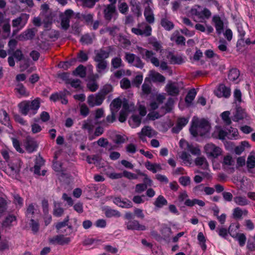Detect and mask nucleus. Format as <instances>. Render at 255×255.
<instances>
[{
	"instance_id": "obj_56",
	"label": "nucleus",
	"mask_w": 255,
	"mask_h": 255,
	"mask_svg": "<svg viewBox=\"0 0 255 255\" xmlns=\"http://www.w3.org/2000/svg\"><path fill=\"white\" fill-rule=\"evenodd\" d=\"M6 173L11 176L12 177H16L17 175L18 170L12 166H8L5 170Z\"/></svg>"
},
{
	"instance_id": "obj_20",
	"label": "nucleus",
	"mask_w": 255,
	"mask_h": 255,
	"mask_svg": "<svg viewBox=\"0 0 255 255\" xmlns=\"http://www.w3.org/2000/svg\"><path fill=\"white\" fill-rule=\"evenodd\" d=\"M113 202L119 207L125 208H129L132 207L131 202L128 200H123L120 197H115Z\"/></svg>"
},
{
	"instance_id": "obj_19",
	"label": "nucleus",
	"mask_w": 255,
	"mask_h": 255,
	"mask_svg": "<svg viewBox=\"0 0 255 255\" xmlns=\"http://www.w3.org/2000/svg\"><path fill=\"white\" fill-rule=\"evenodd\" d=\"M246 113L244 110L241 108H238L236 111L233 113L232 117V120L234 122H238L240 120H243L246 117Z\"/></svg>"
},
{
	"instance_id": "obj_22",
	"label": "nucleus",
	"mask_w": 255,
	"mask_h": 255,
	"mask_svg": "<svg viewBox=\"0 0 255 255\" xmlns=\"http://www.w3.org/2000/svg\"><path fill=\"white\" fill-rule=\"evenodd\" d=\"M246 164L248 172L253 173V169L255 167V155L253 153L248 156Z\"/></svg>"
},
{
	"instance_id": "obj_38",
	"label": "nucleus",
	"mask_w": 255,
	"mask_h": 255,
	"mask_svg": "<svg viewBox=\"0 0 255 255\" xmlns=\"http://www.w3.org/2000/svg\"><path fill=\"white\" fill-rule=\"evenodd\" d=\"M24 146L27 152L31 153L36 150L37 145L34 140L28 139L25 142Z\"/></svg>"
},
{
	"instance_id": "obj_62",
	"label": "nucleus",
	"mask_w": 255,
	"mask_h": 255,
	"mask_svg": "<svg viewBox=\"0 0 255 255\" xmlns=\"http://www.w3.org/2000/svg\"><path fill=\"white\" fill-rule=\"evenodd\" d=\"M149 43L152 45L154 49L156 51H158L161 49V44L158 41L156 40L155 38H150Z\"/></svg>"
},
{
	"instance_id": "obj_36",
	"label": "nucleus",
	"mask_w": 255,
	"mask_h": 255,
	"mask_svg": "<svg viewBox=\"0 0 255 255\" xmlns=\"http://www.w3.org/2000/svg\"><path fill=\"white\" fill-rule=\"evenodd\" d=\"M16 224V218L12 215H9L6 217L4 221L2 223V226L4 227H10Z\"/></svg>"
},
{
	"instance_id": "obj_42",
	"label": "nucleus",
	"mask_w": 255,
	"mask_h": 255,
	"mask_svg": "<svg viewBox=\"0 0 255 255\" xmlns=\"http://www.w3.org/2000/svg\"><path fill=\"white\" fill-rule=\"evenodd\" d=\"M240 224L239 223L232 224H231L228 229L229 234L233 238H235L236 236L239 234L238 230L240 228Z\"/></svg>"
},
{
	"instance_id": "obj_57",
	"label": "nucleus",
	"mask_w": 255,
	"mask_h": 255,
	"mask_svg": "<svg viewBox=\"0 0 255 255\" xmlns=\"http://www.w3.org/2000/svg\"><path fill=\"white\" fill-rule=\"evenodd\" d=\"M230 113L229 111H225L222 113L221 116L224 122L227 125H230L231 123V120L230 118Z\"/></svg>"
},
{
	"instance_id": "obj_43",
	"label": "nucleus",
	"mask_w": 255,
	"mask_h": 255,
	"mask_svg": "<svg viewBox=\"0 0 255 255\" xmlns=\"http://www.w3.org/2000/svg\"><path fill=\"white\" fill-rule=\"evenodd\" d=\"M167 204V201L162 195L159 196L155 200L154 205L158 208H161Z\"/></svg>"
},
{
	"instance_id": "obj_58",
	"label": "nucleus",
	"mask_w": 255,
	"mask_h": 255,
	"mask_svg": "<svg viewBox=\"0 0 255 255\" xmlns=\"http://www.w3.org/2000/svg\"><path fill=\"white\" fill-rule=\"evenodd\" d=\"M161 234L164 238H169L172 234L170 228L165 226H163L161 230Z\"/></svg>"
},
{
	"instance_id": "obj_37",
	"label": "nucleus",
	"mask_w": 255,
	"mask_h": 255,
	"mask_svg": "<svg viewBox=\"0 0 255 255\" xmlns=\"http://www.w3.org/2000/svg\"><path fill=\"white\" fill-rule=\"evenodd\" d=\"M240 76V72L237 69H231L229 73L228 78L230 81L238 83L239 82V78Z\"/></svg>"
},
{
	"instance_id": "obj_13",
	"label": "nucleus",
	"mask_w": 255,
	"mask_h": 255,
	"mask_svg": "<svg viewBox=\"0 0 255 255\" xmlns=\"http://www.w3.org/2000/svg\"><path fill=\"white\" fill-rule=\"evenodd\" d=\"M49 241L53 244L64 245L69 243L71 241V238L61 234L50 239Z\"/></svg>"
},
{
	"instance_id": "obj_17",
	"label": "nucleus",
	"mask_w": 255,
	"mask_h": 255,
	"mask_svg": "<svg viewBox=\"0 0 255 255\" xmlns=\"http://www.w3.org/2000/svg\"><path fill=\"white\" fill-rule=\"evenodd\" d=\"M155 54L150 50H147L144 55L143 58L147 61H149L155 67H158L159 65V61L158 59L154 56Z\"/></svg>"
},
{
	"instance_id": "obj_59",
	"label": "nucleus",
	"mask_w": 255,
	"mask_h": 255,
	"mask_svg": "<svg viewBox=\"0 0 255 255\" xmlns=\"http://www.w3.org/2000/svg\"><path fill=\"white\" fill-rule=\"evenodd\" d=\"M94 37L89 34L83 35L81 38V41L85 44H90L92 42Z\"/></svg>"
},
{
	"instance_id": "obj_16",
	"label": "nucleus",
	"mask_w": 255,
	"mask_h": 255,
	"mask_svg": "<svg viewBox=\"0 0 255 255\" xmlns=\"http://www.w3.org/2000/svg\"><path fill=\"white\" fill-rule=\"evenodd\" d=\"M127 230L144 231L146 228L145 226L140 224L136 220H130L126 223Z\"/></svg>"
},
{
	"instance_id": "obj_4",
	"label": "nucleus",
	"mask_w": 255,
	"mask_h": 255,
	"mask_svg": "<svg viewBox=\"0 0 255 255\" xmlns=\"http://www.w3.org/2000/svg\"><path fill=\"white\" fill-rule=\"evenodd\" d=\"M204 152L207 157L214 160L221 155L222 150L220 147L212 143H208L204 147Z\"/></svg>"
},
{
	"instance_id": "obj_3",
	"label": "nucleus",
	"mask_w": 255,
	"mask_h": 255,
	"mask_svg": "<svg viewBox=\"0 0 255 255\" xmlns=\"http://www.w3.org/2000/svg\"><path fill=\"white\" fill-rule=\"evenodd\" d=\"M190 13L195 20L200 22H205L211 15V12L208 9L199 5L193 6L191 9Z\"/></svg>"
},
{
	"instance_id": "obj_9",
	"label": "nucleus",
	"mask_w": 255,
	"mask_h": 255,
	"mask_svg": "<svg viewBox=\"0 0 255 255\" xmlns=\"http://www.w3.org/2000/svg\"><path fill=\"white\" fill-rule=\"evenodd\" d=\"M104 100V95L101 93H98L95 95H91L88 98L87 102L91 107H94L100 105Z\"/></svg>"
},
{
	"instance_id": "obj_21",
	"label": "nucleus",
	"mask_w": 255,
	"mask_h": 255,
	"mask_svg": "<svg viewBox=\"0 0 255 255\" xmlns=\"http://www.w3.org/2000/svg\"><path fill=\"white\" fill-rule=\"evenodd\" d=\"M34 35L33 29H28L21 33L18 36V39L20 41L27 40L32 39Z\"/></svg>"
},
{
	"instance_id": "obj_48",
	"label": "nucleus",
	"mask_w": 255,
	"mask_h": 255,
	"mask_svg": "<svg viewBox=\"0 0 255 255\" xmlns=\"http://www.w3.org/2000/svg\"><path fill=\"white\" fill-rule=\"evenodd\" d=\"M161 24L167 30H170L174 27L173 23L166 18H162L161 19Z\"/></svg>"
},
{
	"instance_id": "obj_54",
	"label": "nucleus",
	"mask_w": 255,
	"mask_h": 255,
	"mask_svg": "<svg viewBox=\"0 0 255 255\" xmlns=\"http://www.w3.org/2000/svg\"><path fill=\"white\" fill-rule=\"evenodd\" d=\"M170 61L173 64H181L184 62V58L181 56L171 55L170 57Z\"/></svg>"
},
{
	"instance_id": "obj_35",
	"label": "nucleus",
	"mask_w": 255,
	"mask_h": 255,
	"mask_svg": "<svg viewBox=\"0 0 255 255\" xmlns=\"http://www.w3.org/2000/svg\"><path fill=\"white\" fill-rule=\"evenodd\" d=\"M195 164L200 166L204 169H208L209 167L208 163L206 159L204 157H198L195 160Z\"/></svg>"
},
{
	"instance_id": "obj_52",
	"label": "nucleus",
	"mask_w": 255,
	"mask_h": 255,
	"mask_svg": "<svg viewBox=\"0 0 255 255\" xmlns=\"http://www.w3.org/2000/svg\"><path fill=\"white\" fill-rule=\"evenodd\" d=\"M118 8L120 12L123 14L127 13L128 10V6L127 3L122 0L119 1Z\"/></svg>"
},
{
	"instance_id": "obj_55",
	"label": "nucleus",
	"mask_w": 255,
	"mask_h": 255,
	"mask_svg": "<svg viewBox=\"0 0 255 255\" xmlns=\"http://www.w3.org/2000/svg\"><path fill=\"white\" fill-rule=\"evenodd\" d=\"M197 239L200 243V245L203 250H205L206 249V245L205 244V238L202 232H200L198 234Z\"/></svg>"
},
{
	"instance_id": "obj_51",
	"label": "nucleus",
	"mask_w": 255,
	"mask_h": 255,
	"mask_svg": "<svg viewBox=\"0 0 255 255\" xmlns=\"http://www.w3.org/2000/svg\"><path fill=\"white\" fill-rule=\"evenodd\" d=\"M235 203L240 206H245L249 204V202L245 197L238 196L234 198Z\"/></svg>"
},
{
	"instance_id": "obj_41",
	"label": "nucleus",
	"mask_w": 255,
	"mask_h": 255,
	"mask_svg": "<svg viewBox=\"0 0 255 255\" xmlns=\"http://www.w3.org/2000/svg\"><path fill=\"white\" fill-rule=\"evenodd\" d=\"M145 166L146 168L152 171L153 173H156L161 169V167L159 164H153L149 161L145 162Z\"/></svg>"
},
{
	"instance_id": "obj_29",
	"label": "nucleus",
	"mask_w": 255,
	"mask_h": 255,
	"mask_svg": "<svg viewBox=\"0 0 255 255\" xmlns=\"http://www.w3.org/2000/svg\"><path fill=\"white\" fill-rule=\"evenodd\" d=\"M213 21L214 23L217 33L220 34L223 29V22L218 16H214L213 17Z\"/></svg>"
},
{
	"instance_id": "obj_23",
	"label": "nucleus",
	"mask_w": 255,
	"mask_h": 255,
	"mask_svg": "<svg viewBox=\"0 0 255 255\" xmlns=\"http://www.w3.org/2000/svg\"><path fill=\"white\" fill-rule=\"evenodd\" d=\"M166 90L170 95H177L179 92V88L177 84L169 82L166 86Z\"/></svg>"
},
{
	"instance_id": "obj_2",
	"label": "nucleus",
	"mask_w": 255,
	"mask_h": 255,
	"mask_svg": "<svg viewBox=\"0 0 255 255\" xmlns=\"http://www.w3.org/2000/svg\"><path fill=\"white\" fill-rule=\"evenodd\" d=\"M20 113L23 115L30 117L35 115L40 107V102L38 99L30 101H24L19 104Z\"/></svg>"
},
{
	"instance_id": "obj_32",
	"label": "nucleus",
	"mask_w": 255,
	"mask_h": 255,
	"mask_svg": "<svg viewBox=\"0 0 255 255\" xmlns=\"http://www.w3.org/2000/svg\"><path fill=\"white\" fill-rule=\"evenodd\" d=\"M128 113V108L126 102H124L123 105V109L120 112L119 120L121 122L126 121Z\"/></svg>"
},
{
	"instance_id": "obj_5",
	"label": "nucleus",
	"mask_w": 255,
	"mask_h": 255,
	"mask_svg": "<svg viewBox=\"0 0 255 255\" xmlns=\"http://www.w3.org/2000/svg\"><path fill=\"white\" fill-rule=\"evenodd\" d=\"M151 27L145 22H142L137 25V27L131 29V32L137 35L149 36L151 34Z\"/></svg>"
},
{
	"instance_id": "obj_6",
	"label": "nucleus",
	"mask_w": 255,
	"mask_h": 255,
	"mask_svg": "<svg viewBox=\"0 0 255 255\" xmlns=\"http://www.w3.org/2000/svg\"><path fill=\"white\" fill-rule=\"evenodd\" d=\"M222 165L225 170L231 172L234 171L236 167V160L235 158L230 154L224 156L222 162Z\"/></svg>"
},
{
	"instance_id": "obj_24",
	"label": "nucleus",
	"mask_w": 255,
	"mask_h": 255,
	"mask_svg": "<svg viewBox=\"0 0 255 255\" xmlns=\"http://www.w3.org/2000/svg\"><path fill=\"white\" fill-rule=\"evenodd\" d=\"M115 14L116 8L113 4L108 5L104 10L105 17L107 20H111Z\"/></svg>"
},
{
	"instance_id": "obj_49",
	"label": "nucleus",
	"mask_w": 255,
	"mask_h": 255,
	"mask_svg": "<svg viewBox=\"0 0 255 255\" xmlns=\"http://www.w3.org/2000/svg\"><path fill=\"white\" fill-rule=\"evenodd\" d=\"M15 90L20 96L27 97L29 95V92L26 90L25 87L22 84H17Z\"/></svg>"
},
{
	"instance_id": "obj_61",
	"label": "nucleus",
	"mask_w": 255,
	"mask_h": 255,
	"mask_svg": "<svg viewBox=\"0 0 255 255\" xmlns=\"http://www.w3.org/2000/svg\"><path fill=\"white\" fill-rule=\"evenodd\" d=\"M179 183L183 186H187L191 183V179L189 176H181L179 179Z\"/></svg>"
},
{
	"instance_id": "obj_60",
	"label": "nucleus",
	"mask_w": 255,
	"mask_h": 255,
	"mask_svg": "<svg viewBox=\"0 0 255 255\" xmlns=\"http://www.w3.org/2000/svg\"><path fill=\"white\" fill-rule=\"evenodd\" d=\"M247 212L246 211H242L239 208H236L234 210L233 216L236 218H241L242 216L244 215H247Z\"/></svg>"
},
{
	"instance_id": "obj_40",
	"label": "nucleus",
	"mask_w": 255,
	"mask_h": 255,
	"mask_svg": "<svg viewBox=\"0 0 255 255\" xmlns=\"http://www.w3.org/2000/svg\"><path fill=\"white\" fill-rule=\"evenodd\" d=\"M109 55L108 52L104 50H100L97 53L95 57V61L96 62L106 61L105 59L109 57Z\"/></svg>"
},
{
	"instance_id": "obj_25",
	"label": "nucleus",
	"mask_w": 255,
	"mask_h": 255,
	"mask_svg": "<svg viewBox=\"0 0 255 255\" xmlns=\"http://www.w3.org/2000/svg\"><path fill=\"white\" fill-rule=\"evenodd\" d=\"M131 9L137 16L141 15V6L140 2L136 0H130Z\"/></svg>"
},
{
	"instance_id": "obj_11",
	"label": "nucleus",
	"mask_w": 255,
	"mask_h": 255,
	"mask_svg": "<svg viewBox=\"0 0 255 255\" xmlns=\"http://www.w3.org/2000/svg\"><path fill=\"white\" fill-rule=\"evenodd\" d=\"M41 13L40 16H44L45 17L43 19V23L45 24V27H48V25L52 22V17L51 14H49L48 11L49 7L47 4H43L41 6Z\"/></svg>"
},
{
	"instance_id": "obj_47",
	"label": "nucleus",
	"mask_w": 255,
	"mask_h": 255,
	"mask_svg": "<svg viewBox=\"0 0 255 255\" xmlns=\"http://www.w3.org/2000/svg\"><path fill=\"white\" fill-rule=\"evenodd\" d=\"M73 73L76 76L84 78L86 76V68L84 66L80 65L76 69Z\"/></svg>"
},
{
	"instance_id": "obj_14",
	"label": "nucleus",
	"mask_w": 255,
	"mask_h": 255,
	"mask_svg": "<svg viewBox=\"0 0 255 255\" xmlns=\"http://www.w3.org/2000/svg\"><path fill=\"white\" fill-rule=\"evenodd\" d=\"M73 14V11L71 9L65 10L61 15V26L63 29H67L69 27V19Z\"/></svg>"
},
{
	"instance_id": "obj_7",
	"label": "nucleus",
	"mask_w": 255,
	"mask_h": 255,
	"mask_svg": "<svg viewBox=\"0 0 255 255\" xmlns=\"http://www.w3.org/2000/svg\"><path fill=\"white\" fill-rule=\"evenodd\" d=\"M214 93L218 98H228L231 95V90L224 84H220L217 87Z\"/></svg>"
},
{
	"instance_id": "obj_63",
	"label": "nucleus",
	"mask_w": 255,
	"mask_h": 255,
	"mask_svg": "<svg viewBox=\"0 0 255 255\" xmlns=\"http://www.w3.org/2000/svg\"><path fill=\"white\" fill-rule=\"evenodd\" d=\"M239 132L237 129L231 127L229 129V136L228 138L230 139H236L238 137Z\"/></svg>"
},
{
	"instance_id": "obj_8",
	"label": "nucleus",
	"mask_w": 255,
	"mask_h": 255,
	"mask_svg": "<svg viewBox=\"0 0 255 255\" xmlns=\"http://www.w3.org/2000/svg\"><path fill=\"white\" fill-rule=\"evenodd\" d=\"M165 80V78L163 76L152 70L149 71L147 77L145 78V82H164Z\"/></svg>"
},
{
	"instance_id": "obj_44",
	"label": "nucleus",
	"mask_w": 255,
	"mask_h": 255,
	"mask_svg": "<svg viewBox=\"0 0 255 255\" xmlns=\"http://www.w3.org/2000/svg\"><path fill=\"white\" fill-rule=\"evenodd\" d=\"M178 32L176 31L172 35L171 40L174 41L178 44H184L185 39L182 36L178 35Z\"/></svg>"
},
{
	"instance_id": "obj_33",
	"label": "nucleus",
	"mask_w": 255,
	"mask_h": 255,
	"mask_svg": "<svg viewBox=\"0 0 255 255\" xmlns=\"http://www.w3.org/2000/svg\"><path fill=\"white\" fill-rule=\"evenodd\" d=\"M141 118L137 115H133L128 121L130 126L132 128H135L139 126L141 123Z\"/></svg>"
},
{
	"instance_id": "obj_28",
	"label": "nucleus",
	"mask_w": 255,
	"mask_h": 255,
	"mask_svg": "<svg viewBox=\"0 0 255 255\" xmlns=\"http://www.w3.org/2000/svg\"><path fill=\"white\" fill-rule=\"evenodd\" d=\"M188 122V119L181 118L178 119L176 125L172 128L174 132H178Z\"/></svg>"
},
{
	"instance_id": "obj_10",
	"label": "nucleus",
	"mask_w": 255,
	"mask_h": 255,
	"mask_svg": "<svg viewBox=\"0 0 255 255\" xmlns=\"http://www.w3.org/2000/svg\"><path fill=\"white\" fill-rule=\"evenodd\" d=\"M139 138L144 141L146 140L145 136L152 137L156 135V132L151 127L146 126L141 129L140 132L137 133Z\"/></svg>"
},
{
	"instance_id": "obj_50",
	"label": "nucleus",
	"mask_w": 255,
	"mask_h": 255,
	"mask_svg": "<svg viewBox=\"0 0 255 255\" xmlns=\"http://www.w3.org/2000/svg\"><path fill=\"white\" fill-rule=\"evenodd\" d=\"M44 164V161L41 157H38L36 159L35 164L34 167V172L35 174H40V166Z\"/></svg>"
},
{
	"instance_id": "obj_27",
	"label": "nucleus",
	"mask_w": 255,
	"mask_h": 255,
	"mask_svg": "<svg viewBox=\"0 0 255 255\" xmlns=\"http://www.w3.org/2000/svg\"><path fill=\"white\" fill-rule=\"evenodd\" d=\"M97 71L99 74L102 75L108 71V62L107 61H103L100 62H96Z\"/></svg>"
},
{
	"instance_id": "obj_31",
	"label": "nucleus",
	"mask_w": 255,
	"mask_h": 255,
	"mask_svg": "<svg viewBox=\"0 0 255 255\" xmlns=\"http://www.w3.org/2000/svg\"><path fill=\"white\" fill-rule=\"evenodd\" d=\"M251 146L248 141H243L241 142L240 145L235 148L234 151L236 154L240 155L244 151L246 148H249Z\"/></svg>"
},
{
	"instance_id": "obj_26",
	"label": "nucleus",
	"mask_w": 255,
	"mask_h": 255,
	"mask_svg": "<svg viewBox=\"0 0 255 255\" xmlns=\"http://www.w3.org/2000/svg\"><path fill=\"white\" fill-rule=\"evenodd\" d=\"M227 135V133L223 130V129L219 126H216L215 128L214 131L212 133L214 137L219 138L220 139H224Z\"/></svg>"
},
{
	"instance_id": "obj_39",
	"label": "nucleus",
	"mask_w": 255,
	"mask_h": 255,
	"mask_svg": "<svg viewBox=\"0 0 255 255\" xmlns=\"http://www.w3.org/2000/svg\"><path fill=\"white\" fill-rule=\"evenodd\" d=\"M104 211L105 214L108 218H111L113 217H119L121 216V214L119 211L112 209L109 207H106Z\"/></svg>"
},
{
	"instance_id": "obj_46",
	"label": "nucleus",
	"mask_w": 255,
	"mask_h": 255,
	"mask_svg": "<svg viewBox=\"0 0 255 255\" xmlns=\"http://www.w3.org/2000/svg\"><path fill=\"white\" fill-rule=\"evenodd\" d=\"M196 94L197 93L195 89H192L188 93L185 98V102L188 105H191L194 99Z\"/></svg>"
},
{
	"instance_id": "obj_12",
	"label": "nucleus",
	"mask_w": 255,
	"mask_h": 255,
	"mask_svg": "<svg viewBox=\"0 0 255 255\" xmlns=\"http://www.w3.org/2000/svg\"><path fill=\"white\" fill-rule=\"evenodd\" d=\"M28 18V14L22 13L19 17L12 20V26L19 27V29H21L26 24Z\"/></svg>"
},
{
	"instance_id": "obj_64",
	"label": "nucleus",
	"mask_w": 255,
	"mask_h": 255,
	"mask_svg": "<svg viewBox=\"0 0 255 255\" xmlns=\"http://www.w3.org/2000/svg\"><path fill=\"white\" fill-rule=\"evenodd\" d=\"M246 158L245 156H240L237 158L236 161V168H239L245 165Z\"/></svg>"
},
{
	"instance_id": "obj_53",
	"label": "nucleus",
	"mask_w": 255,
	"mask_h": 255,
	"mask_svg": "<svg viewBox=\"0 0 255 255\" xmlns=\"http://www.w3.org/2000/svg\"><path fill=\"white\" fill-rule=\"evenodd\" d=\"M234 239L239 242L240 246L241 247L245 245L247 239L245 235L243 233H239Z\"/></svg>"
},
{
	"instance_id": "obj_1",
	"label": "nucleus",
	"mask_w": 255,
	"mask_h": 255,
	"mask_svg": "<svg viewBox=\"0 0 255 255\" xmlns=\"http://www.w3.org/2000/svg\"><path fill=\"white\" fill-rule=\"evenodd\" d=\"M210 129V126L207 121L199 120L196 117L193 118L190 131L193 136H205L209 132Z\"/></svg>"
},
{
	"instance_id": "obj_45",
	"label": "nucleus",
	"mask_w": 255,
	"mask_h": 255,
	"mask_svg": "<svg viewBox=\"0 0 255 255\" xmlns=\"http://www.w3.org/2000/svg\"><path fill=\"white\" fill-rule=\"evenodd\" d=\"M68 221L69 218L68 217H67L65 219V220L63 221L59 222L55 225V227L58 233H64L63 228H64L68 226Z\"/></svg>"
},
{
	"instance_id": "obj_34",
	"label": "nucleus",
	"mask_w": 255,
	"mask_h": 255,
	"mask_svg": "<svg viewBox=\"0 0 255 255\" xmlns=\"http://www.w3.org/2000/svg\"><path fill=\"white\" fill-rule=\"evenodd\" d=\"M179 157L181 158L184 163L187 165H190L192 163V159L191 158V155L187 153L185 151H182L181 153L178 154Z\"/></svg>"
},
{
	"instance_id": "obj_18",
	"label": "nucleus",
	"mask_w": 255,
	"mask_h": 255,
	"mask_svg": "<svg viewBox=\"0 0 255 255\" xmlns=\"http://www.w3.org/2000/svg\"><path fill=\"white\" fill-rule=\"evenodd\" d=\"M144 16L147 22L153 23L154 22V16L153 12V7L145 6Z\"/></svg>"
},
{
	"instance_id": "obj_15",
	"label": "nucleus",
	"mask_w": 255,
	"mask_h": 255,
	"mask_svg": "<svg viewBox=\"0 0 255 255\" xmlns=\"http://www.w3.org/2000/svg\"><path fill=\"white\" fill-rule=\"evenodd\" d=\"M165 99L164 94H158L154 96V99L151 100L149 104V107L150 110H154L156 109L159 105L163 103V100Z\"/></svg>"
},
{
	"instance_id": "obj_30",
	"label": "nucleus",
	"mask_w": 255,
	"mask_h": 255,
	"mask_svg": "<svg viewBox=\"0 0 255 255\" xmlns=\"http://www.w3.org/2000/svg\"><path fill=\"white\" fill-rule=\"evenodd\" d=\"M122 101L119 98L114 99L110 104L111 113H117L121 107Z\"/></svg>"
}]
</instances>
